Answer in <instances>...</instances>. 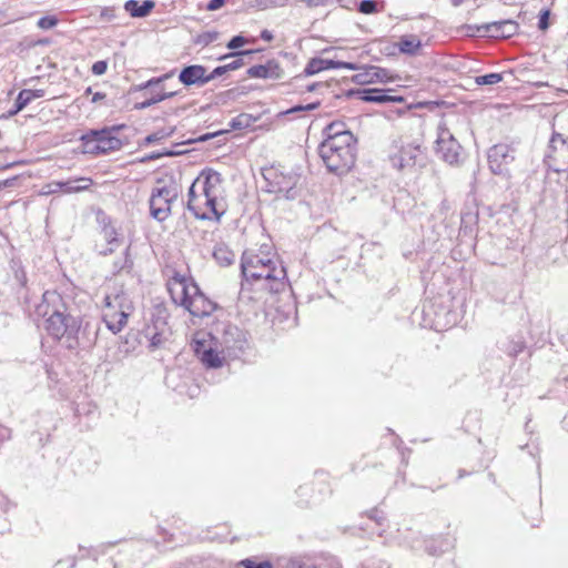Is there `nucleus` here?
<instances>
[{"label": "nucleus", "mask_w": 568, "mask_h": 568, "mask_svg": "<svg viewBox=\"0 0 568 568\" xmlns=\"http://www.w3.org/2000/svg\"><path fill=\"white\" fill-rule=\"evenodd\" d=\"M244 282L257 290L276 293L286 285V270L271 244L246 250L241 258Z\"/></svg>", "instance_id": "f257e3e1"}, {"label": "nucleus", "mask_w": 568, "mask_h": 568, "mask_svg": "<svg viewBox=\"0 0 568 568\" xmlns=\"http://www.w3.org/2000/svg\"><path fill=\"white\" fill-rule=\"evenodd\" d=\"M187 207L196 219L219 221L226 212V192L222 175L203 170L189 190Z\"/></svg>", "instance_id": "f03ea898"}, {"label": "nucleus", "mask_w": 568, "mask_h": 568, "mask_svg": "<svg viewBox=\"0 0 568 568\" xmlns=\"http://www.w3.org/2000/svg\"><path fill=\"white\" fill-rule=\"evenodd\" d=\"M324 140L318 154L326 169L336 175L349 173L357 161V139L342 121H334L324 129Z\"/></svg>", "instance_id": "7ed1b4c3"}, {"label": "nucleus", "mask_w": 568, "mask_h": 568, "mask_svg": "<svg viewBox=\"0 0 568 568\" xmlns=\"http://www.w3.org/2000/svg\"><path fill=\"white\" fill-rule=\"evenodd\" d=\"M168 292L174 304L182 306L194 317H206L217 308L187 274L174 272L166 282Z\"/></svg>", "instance_id": "20e7f679"}, {"label": "nucleus", "mask_w": 568, "mask_h": 568, "mask_svg": "<svg viewBox=\"0 0 568 568\" xmlns=\"http://www.w3.org/2000/svg\"><path fill=\"white\" fill-rule=\"evenodd\" d=\"M133 311V303L125 293L110 294L105 296L102 305V320L108 329L118 334L126 326Z\"/></svg>", "instance_id": "39448f33"}, {"label": "nucleus", "mask_w": 568, "mask_h": 568, "mask_svg": "<svg viewBox=\"0 0 568 568\" xmlns=\"http://www.w3.org/2000/svg\"><path fill=\"white\" fill-rule=\"evenodd\" d=\"M425 148L422 140L404 141L400 140L395 145V150L389 155V161L398 171L412 170L424 158Z\"/></svg>", "instance_id": "423d86ee"}, {"label": "nucleus", "mask_w": 568, "mask_h": 568, "mask_svg": "<svg viewBox=\"0 0 568 568\" xmlns=\"http://www.w3.org/2000/svg\"><path fill=\"white\" fill-rule=\"evenodd\" d=\"M545 163L556 173L568 172V136L558 132L551 134Z\"/></svg>", "instance_id": "0eeeda50"}, {"label": "nucleus", "mask_w": 568, "mask_h": 568, "mask_svg": "<svg viewBox=\"0 0 568 568\" xmlns=\"http://www.w3.org/2000/svg\"><path fill=\"white\" fill-rule=\"evenodd\" d=\"M82 143L84 151L91 154H102L119 150L122 146L121 140L108 129L91 131L84 134Z\"/></svg>", "instance_id": "6e6552de"}, {"label": "nucleus", "mask_w": 568, "mask_h": 568, "mask_svg": "<svg viewBox=\"0 0 568 568\" xmlns=\"http://www.w3.org/2000/svg\"><path fill=\"white\" fill-rule=\"evenodd\" d=\"M178 197V190L174 185H162L155 187L150 196V213L162 222L171 215L172 203Z\"/></svg>", "instance_id": "1a4fd4ad"}, {"label": "nucleus", "mask_w": 568, "mask_h": 568, "mask_svg": "<svg viewBox=\"0 0 568 568\" xmlns=\"http://www.w3.org/2000/svg\"><path fill=\"white\" fill-rule=\"evenodd\" d=\"M78 321L63 312H53L45 321L47 332L54 338L74 337L79 331Z\"/></svg>", "instance_id": "9d476101"}, {"label": "nucleus", "mask_w": 568, "mask_h": 568, "mask_svg": "<svg viewBox=\"0 0 568 568\" xmlns=\"http://www.w3.org/2000/svg\"><path fill=\"white\" fill-rule=\"evenodd\" d=\"M460 144L448 130H443L436 141V153L445 162L456 164L459 161Z\"/></svg>", "instance_id": "9b49d317"}, {"label": "nucleus", "mask_w": 568, "mask_h": 568, "mask_svg": "<svg viewBox=\"0 0 568 568\" xmlns=\"http://www.w3.org/2000/svg\"><path fill=\"white\" fill-rule=\"evenodd\" d=\"M263 176L273 187L274 192L290 190L295 184V175L291 170L286 171L281 165H271L263 170Z\"/></svg>", "instance_id": "f8f14e48"}, {"label": "nucleus", "mask_w": 568, "mask_h": 568, "mask_svg": "<svg viewBox=\"0 0 568 568\" xmlns=\"http://www.w3.org/2000/svg\"><path fill=\"white\" fill-rule=\"evenodd\" d=\"M477 32L495 39H508L519 31V24L514 20H501L485 23L476 28Z\"/></svg>", "instance_id": "ddd939ff"}, {"label": "nucleus", "mask_w": 568, "mask_h": 568, "mask_svg": "<svg viewBox=\"0 0 568 568\" xmlns=\"http://www.w3.org/2000/svg\"><path fill=\"white\" fill-rule=\"evenodd\" d=\"M354 81L358 84L387 83L396 80V75L390 74L386 69L377 65H366L357 69Z\"/></svg>", "instance_id": "4468645a"}, {"label": "nucleus", "mask_w": 568, "mask_h": 568, "mask_svg": "<svg viewBox=\"0 0 568 568\" xmlns=\"http://www.w3.org/2000/svg\"><path fill=\"white\" fill-rule=\"evenodd\" d=\"M329 69L355 70V69H357V65L355 63L345 62V61H341V60L313 58L306 64V67L304 69V73L306 75H314L316 73H320L324 70H329Z\"/></svg>", "instance_id": "2eb2a0df"}, {"label": "nucleus", "mask_w": 568, "mask_h": 568, "mask_svg": "<svg viewBox=\"0 0 568 568\" xmlns=\"http://www.w3.org/2000/svg\"><path fill=\"white\" fill-rule=\"evenodd\" d=\"M247 77L253 79L277 80L283 77V69L276 60L266 61L265 64H256L247 69Z\"/></svg>", "instance_id": "dca6fc26"}, {"label": "nucleus", "mask_w": 568, "mask_h": 568, "mask_svg": "<svg viewBox=\"0 0 568 568\" xmlns=\"http://www.w3.org/2000/svg\"><path fill=\"white\" fill-rule=\"evenodd\" d=\"M394 89H364L358 91V97L364 102H373V103H403L405 98L402 95H393L389 94Z\"/></svg>", "instance_id": "f3484780"}, {"label": "nucleus", "mask_w": 568, "mask_h": 568, "mask_svg": "<svg viewBox=\"0 0 568 568\" xmlns=\"http://www.w3.org/2000/svg\"><path fill=\"white\" fill-rule=\"evenodd\" d=\"M179 80L186 87L204 85L209 82L206 78V68L201 64H192L182 69Z\"/></svg>", "instance_id": "a211bd4d"}, {"label": "nucleus", "mask_w": 568, "mask_h": 568, "mask_svg": "<svg viewBox=\"0 0 568 568\" xmlns=\"http://www.w3.org/2000/svg\"><path fill=\"white\" fill-rule=\"evenodd\" d=\"M509 148L504 144L494 145L490 149V152L488 154V162L490 165V169L496 172L500 173L503 171V164L508 163V158L510 161L514 160L513 156L508 154Z\"/></svg>", "instance_id": "6ab92c4d"}, {"label": "nucleus", "mask_w": 568, "mask_h": 568, "mask_svg": "<svg viewBox=\"0 0 568 568\" xmlns=\"http://www.w3.org/2000/svg\"><path fill=\"white\" fill-rule=\"evenodd\" d=\"M155 2L152 0H144L140 3L138 0H128L124 3V9L133 18H143L151 13L154 9Z\"/></svg>", "instance_id": "aec40b11"}, {"label": "nucleus", "mask_w": 568, "mask_h": 568, "mask_svg": "<svg viewBox=\"0 0 568 568\" xmlns=\"http://www.w3.org/2000/svg\"><path fill=\"white\" fill-rule=\"evenodd\" d=\"M93 184L94 181L91 178L87 176L70 179L65 182H61L62 192L65 194L89 191L93 186Z\"/></svg>", "instance_id": "412c9836"}, {"label": "nucleus", "mask_w": 568, "mask_h": 568, "mask_svg": "<svg viewBox=\"0 0 568 568\" xmlns=\"http://www.w3.org/2000/svg\"><path fill=\"white\" fill-rule=\"evenodd\" d=\"M215 344L216 341L214 336L211 333L203 331L196 332L191 343L192 348L197 357L207 351V348L215 346Z\"/></svg>", "instance_id": "4be33fe9"}, {"label": "nucleus", "mask_w": 568, "mask_h": 568, "mask_svg": "<svg viewBox=\"0 0 568 568\" xmlns=\"http://www.w3.org/2000/svg\"><path fill=\"white\" fill-rule=\"evenodd\" d=\"M199 359L207 368H220L224 365L225 362L223 353L217 349V343L215 346L207 348V351L201 354Z\"/></svg>", "instance_id": "5701e85b"}, {"label": "nucleus", "mask_w": 568, "mask_h": 568, "mask_svg": "<svg viewBox=\"0 0 568 568\" xmlns=\"http://www.w3.org/2000/svg\"><path fill=\"white\" fill-rule=\"evenodd\" d=\"M173 77V72H169V73H165L163 74L162 77L160 78H156V79H151L149 82H148V87H156L159 88V90H156L154 92V95L151 98V102L152 103H156V102H161L165 99H169V98H172L176 94L175 91H165L164 88H160V83L163 82L164 80L169 79Z\"/></svg>", "instance_id": "b1692460"}, {"label": "nucleus", "mask_w": 568, "mask_h": 568, "mask_svg": "<svg viewBox=\"0 0 568 568\" xmlns=\"http://www.w3.org/2000/svg\"><path fill=\"white\" fill-rule=\"evenodd\" d=\"M213 257L221 266H229L235 261V253L225 243L214 246Z\"/></svg>", "instance_id": "393cba45"}, {"label": "nucleus", "mask_w": 568, "mask_h": 568, "mask_svg": "<svg viewBox=\"0 0 568 568\" xmlns=\"http://www.w3.org/2000/svg\"><path fill=\"white\" fill-rule=\"evenodd\" d=\"M396 47L402 53L416 54L422 48V41L417 36H404L398 40Z\"/></svg>", "instance_id": "a878e982"}, {"label": "nucleus", "mask_w": 568, "mask_h": 568, "mask_svg": "<svg viewBox=\"0 0 568 568\" xmlns=\"http://www.w3.org/2000/svg\"><path fill=\"white\" fill-rule=\"evenodd\" d=\"M501 80L503 75L500 73H489L475 78V82L478 85H493L499 83Z\"/></svg>", "instance_id": "bb28decb"}, {"label": "nucleus", "mask_w": 568, "mask_h": 568, "mask_svg": "<svg viewBox=\"0 0 568 568\" xmlns=\"http://www.w3.org/2000/svg\"><path fill=\"white\" fill-rule=\"evenodd\" d=\"M32 101V94L30 89L21 90L16 100V112L21 111Z\"/></svg>", "instance_id": "cd10ccee"}, {"label": "nucleus", "mask_w": 568, "mask_h": 568, "mask_svg": "<svg viewBox=\"0 0 568 568\" xmlns=\"http://www.w3.org/2000/svg\"><path fill=\"white\" fill-rule=\"evenodd\" d=\"M58 23H59V19L53 14H49V16L40 18L37 22V27L42 30H49V29L57 27Z\"/></svg>", "instance_id": "c85d7f7f"}, {"label": "nucleus", "mask_w": 568, "mask_h": 568, "mask_svg": "<svg viewBox=\"0 0 568 568\" xmlns=\"http://www.w3.org/2000/svg\"><path fill=\"white\" fill-rule=\"evenodd\" d=\"M241 568H273L268 561H256L253 559H245L240 562Z\"/></svg>", "instance_id": "c756f323"}, {"label": "nucleus", "mask_w": 568, "mask_h": 568, "mask_svg": "<svg viewBox=\"0 0 568 568\" xmlns=\"http://www.w3.org/2000/svg\"><path fill=\"white\" fill-rule=\"evenodd\" d=\"M60 191L62 192L61 182H51V183L43 185V187L41 189L39 194L47 196V195H51V194H54Z\"/></svg>", "instance_id": "7c9ffc66"}, {"label": "nucleus", "mask_w": 568, "mask_h": 568, "mask_svg": "<svg viewBox=\"0 0 568 568\" xmlns=\"http://www.w3.org/2000/svg\"><path fill=\"white\" fill-rule=\"evenodd\" d=\"M376 2L373 0H363L359 3V11L365 14H371L376 12Z\"/></svg>", "instance_id": "2f4dec72"}, {"label": "nucleus", "mask_w": 568, "mask_h": 568, "mask_svg": "<svg viewBox=\"0 0 568 568\" xmlns=\"http://www.w3.org/2000/svg\"><path fill=\"white\" fill-rule=\"evenodd\" d=\"M549 17H550V10L549 9H545L540 12L539 14V22H538V27L540 30L545 31L548 29L549 27Z\"/></svg>", "instance_id": "473e14b6"}, {"label": "nucleus", "mask_w": 568, "mask_h": 568, "mask_svg": "<svg viewBox=\"0 0 568 568\" xmlns=\"http://www.w3.org/2000/svg\"><path fill=\"white\" fill-rule=\"evenodd\" d=\"M108 70V62L104 60L97 61L92 64L91 71L95 75H102Z\"/></svg>", "instance_id": "72a5a7b5"}, {"label": "nucleus", "mask_w": 568, "mask_h": 568, "mask_svg": "<svg viewBox=\"0 0 568 568\" xmlns=\"http://www.w3.org/2000/svg\"><path fill=\"white\" fill-rule=\"evenodd\" d=\"M321 105V102L320 101H316V102H313V103H310V104H306V105H296V106H293L290 112H301V111H310V110H315L317 109L318 106Z\"/></svg>", "instance_id": "f704fd0d"}, {"label": "nucleus", "mask_w": 568, "mask_h": 568, "mask_svg": "<svg viewBox=\"0 0 568 568\" xmlns=\"http://www.w3.org/2000/svg\"><path fill=\"white\" fill-rule=\"evenodd\" d=\"M245 39L241 36L233 37L227 43L229 49H237L245 43Z\"/></svg>", "instance_id": "c9c22d12"}, {"label": "nucleus", "mask_w": 568, "mask_h": 568, "mask_svg": "<svg viewBox=\"0 0 568 568\" xmlns=\"http://www.w3.org/2000/svg\"><path fill=\"white\" fill-rule=\"evenodd\" d=\"M226 72H227V70H226L225 64L224 65H220V67H216L211 73L206 72V78H209V82H210L214 78H216L219 75H222V74H224Z\"/></svg>", "instance_id": "e433bc0d"}, {"label": "nucleus", "mask_w": 568, "mask_h": 568, "mask_svg": "<svg viewBox=\"0 0 568 568\" xmlns=\"http://www.w3.org/2000/svg\"><path fill=\"white\" fill-rule=\"evenodd\" d=\"M243 65H244V62L240 58L233 60L232 62H230L227 64H225L227 72L229 71H233V70H237V69L242 68Z\"/></svg>", "instance_id": "4c0bfd02"}, {"label": "nucleus", "mask_w": 568, "mask_h": 568, "mask_svg": "<svg viewBox=\"0 0 568 568\" xmlns=\"http://www.w3.org/2000/svg\"><path fill=\"white\" fill-rule=\"evenodd\" d=\"M17 180H18V178L13 176V178L0 181V191L14 186Z\"/></svg>", "instance_id": "58836bf2"}, {"label": "nucleus", "mask_w": 568, "mask_h": 568, "mask_svg": "<svg viewBox=\"0 0 568 568\" xmlns=\"http://www.w3.org/2000/svg\"><path fill=\"white\" fill-rule=\"evenodd\" d=\"M225 3V0H211L209 3H207V10L210 11H214V10H217L220 9L223 4Z\"/></svg>", "instance_id": "ea45409f"}, {"label": "nucleus", "mask_w": 568, "mask_h": 568, "mask_svg": "<svg viewBox=\"0 0 568 568\" xmlns=\"http://www.w3.org/2000/svg\"><path fill=\"white\" fill-rule=\"evenodd\" d=\"M106 98V94L104 92H95L92 95V103H98L100 101H103Z\"/></svg>", "instance_id": "a19ab883"}, {"label": "nucleus", "mask_w": 568, "mask_h": 568, "mask_svg": "<svg viewBox=\"0 0 568 568\" xmlns=\"http://www.w3.org/2000/svg\"><path fill=\"white\" fill-rule=\"evenodd\" d=\"M101 17L106 18V19H112L114 17V10L111 8H104L101 11Z\"/></svg>", "instance_id": "79ce46f5"}, {"label": "nucleus", "mask_w": 568, "mask_h": 568, "mask_svg": "<svg viewBox=\"0 0 568 568\" xmlns=\"http://www.w3.org/2000/svg\"><path fill=\"white\" fill-rule=\"evenodd\" d=\"M31 94H32V101H33L34 99H39V98L44 97L45 91L42 90V89L31 90Z\"/></svg>", "instance_id": "37998d69"}, {"label": "nucleus", "mask_w": 568, "mask_h": 568, "mask_svg": "<svg viewBox=\"0 0 568 568\" xmlns=\"http://www.w3.org/2000/svg\"><path fill=\"white\" fill-rule=\"evenodd\" d=\"M161 342L160 339V336L158 334H155L152 339H151V343L153 346H156L159 343Z\"/></svg>", "instance_id": "c03bdc74"}, {"label": "nucleus", "mask_w": 568, "mask_h": 568, "mask_svg": "<svg viewBox=\"0 0 568 568\" xmlns=\"http://www.w3.org/2000/svg\"><path fill=\"white\" fill-rule=\"evenodd\" d=\"M453 6L458 7L460 6L465 0H450Z\"/></svg>", "instance_id": "a18cd8bd"}, {"label": "nucleus", "mask_w": 568, "mask_h": 568, "mask_svg": "<svg viewBox=\"0 0 568 568\" xmlns=\"http://www.w3.org/2000/svg\"><path fill=\"white\" fill-rule=\"evenodd\" d=\"M427 550H428V552H429L430 555H437V551L432 550V549H430V547H427Z\"/></svg>", "instance_id": "49530a36"}, {"label": "nucleus", "mask_w": 568, "mask_h": 568, "mask_svg": "<svg viewBox=\"0 0 568 568\" xmlns=\"http://www.w3.org/2000/svg\"><path fill=\"white\" fill-rule=\"evenodd\" d=\"M154 140H155V138H154V136H152V135H150V136H148V138H146V141H148V142H153Z\"/></svg>", "instance_id": "de8ad7c7"}, {"label": "nucleus", "mask_w": 568, "mask_h": 568, "mask_svg": "<svg viewBox=\"0 0 568 568\" xmlns=\"http://www.w3.org/2000/svg\"><path fill=\"white\" fill-rule=\"evenodd\" d=\"M91 93H92V88L91 87L87 88L85 94H91Z\"/></svg>", "instance_id": "09e8293b"}, {"label": "nucleus", "mask_w": 568, "mask_h": 568, "mask_svg": "<svg viewBox=\"0 0 568 568\" xmlns=\"http://www.w3.org/2000/svg\"><path fill=\"white\" fill-rule=\"evenodd\" d=\"M262 38H263V39H267V40H270V39H271V36L265 34V32H264V33L262 34Z\"/></svg>", "instance_id": "8fccbe9b"}, {"label": "nucleus", "mask_w": 568, "mask_h": 568, "mask_svg": "<svg viewBox=\"0 0 568 568\" xmlns=\"http://www.w3.org/2000/svg\"><path fill=\"white\" fill-rule=\"evenodd\" d=\"M251 52H252V51H243V52L236 53L235 55H237V54H248V53H251Z\"/></svg>", "instance_id": "3c124183"}]
</instances>
